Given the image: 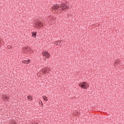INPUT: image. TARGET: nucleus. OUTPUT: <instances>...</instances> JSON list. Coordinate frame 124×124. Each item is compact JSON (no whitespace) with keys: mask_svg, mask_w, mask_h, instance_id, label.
Wrapping results in <instances>:
<instances>
[{"mask_svg":"<svg viewBox=\"0 0 124 124\" xmlns=\"http://www.w3.org/2000/svg\"><path fill=\"white\" fill-rule=\"evenodd\" d=\"M43 73L46 74V73H49L50 70H49V68L48 67H46L42 71Z\"/></svg>","mask_w":124,"mask_h":124,"instance_id":"obj_5","label":"nucleus"},{"mask_svg":"<svg viewBox=\"0 0 124 124\" xmlns=\"http://www.w3.org/2000/svg\"><path fill=\"white\" fill-rule=\"evenodd\" d=\"M56 43H57V45H58L59 46H60V45H61V44H62V41L58 40V41H56Z\"/></svg>","mask_w":124,"mask_h":124,"instance_id":"obj_10","label":"nucleus"},{"mask_svg":"<svg viewBox=\"0 0 124 124\" xmlns=\"http://www.w3.org/2000/svg\"><path fill=\"white\" fill-rule=\"evenodd\" d=\"M52 10H59L60 11H65L69 9V6L64 3H61L60 5L56 4L53 5L51 7Z\"/></svg>","mask_w":124,"mask_h":124,"instance_id":"obj_1","label":"nucleus"},{"mask_svg":"<svg viewBox=\"0 0 124 124\" xmlns=\"http://www.w3.org/2000/svg\"><path fill=\"white\" fill-rule=\"evenodd\" d=\"M1 98L2 99H3V100H4L6 102L8 101V99H9V98L8 97V96H7L5 94L2 95V97H1Z\"/></svg>","mask_w":124,"mask_h":124,"instance_id":"obj_6","label":"nucleus"},{"mask_svg":"<svg viewBox=\"0 0 124 124\" xmlns=\"http://www.w3.org/2000/svg\"><path fill=\"white\" fill-rule=\"evenodd\" d=\"M33 27L35 29H40L41 27H43V23L39 19L36 20L34 21Z\"/></svg>","mask_w":124,"mask_h":124,"instance_id":"obj_2","label":"nucleus"},{"mask_svg":"<svg viewBox=\"0 0 124 124\" xmlns=\"http://www.w3.org/2000/svg\"><path fill=\"white\" fill-rule=\"evenodd\" d=\"M32 36L35 38L36 37V35L37 34V32L36 31H33L31 32Z\"/></svg>","mask_w":124,"mask_h":124,"instance_id":"obj_8","label":"nucleus"},{"mask_svg":"<svg viewBox=\"0 0 124 124\" xmlns=\"http://www.w3.org/2000/svg\"><path fill=\"white\" fill-rule=\"evenodd\" d=\"M78 86L83 89V90H88L90 87V84L87 82L83 81L82 82H80L78 84Z\"/></svg>","mask_w":124,"mask_h":124,"instance_id":"obj_3","label":"nucleus"},{"mask_svg":"<svg viewBox=\"0 0 124 124\" xmlns=\"http://www.w3.org/2000/svg\"><path fill=\"white\" fill-rule=\"evenodd\" d=\"M1 44V42H0V45Z\"/></svg>","mask_w":124,"mask_h":124,"instance_id":"obj_15","label":"nucleus"},{"mask_svg":"<svg viewBox=\"0 0 124 124\" xmlns=\"http://www.w3.org/2000/svg\"><path fill=\"white\" fill-rule=\"evenodd\" d=\"M8 49H12V46H9L8 47Z\"/></svg>","mask_w":124,"mask_h":124,"instance_id":"obj_13","label":"nucleus"},{"mask_svg":"<svg viewBox=\"0 0 124 124\" xmlns=\"http://www.w3.org/2000/svg\"><path fill=\"white\" fill-rule=\"evenodd\" d=\"M43 98L45 101H48V97L46 96H43Z\"/></svg>","mask_w":124,"mask_h":124,"instance_id":"obj_12","label":"nucleus"},{"mask_svg":"<svg viewBox=\"0 0 124 124\" xmlns=\"http://www.w3.org/2000/svg\"><path fill=\"white\" fill-rule=\"evenodd\" d=\"M42 55L43 57H45L46 59H49V58H51V54H50L46 50H43L42 52Z\"/></svg>","mask_w":124,"mask_h":124,"instance_id":"obj_4","label":"nucleus"},{"mask_svg":"<svg viewBox=\"0 0 124 124\" xmlns=\"http://www.w3.org/2000/svg\"><path fill=\"white\" fill-rule=\"evenodd\" d=\"M54 44L57 45V43L56 42V41L54 43Z\"/></svg>","mask_w":124,"mask_h":124,"instance_id":"obj_14","label":"nucleus"},{"mask_svg":"<svg viewBox=\"0 0 124 124\" xmlns=\"http://www.w3.org/2000/svg\"><path fill=\"white\" fill-rule=\"evenodd\" d=\"M27 98H28V100H30V101H32V100L33 99L32 98V97L30 95L27 96Z\"/></svg>","mask_w":124,"mask_h":124,"instance_id":"obj_9","label":"nucleus"},{"mask_svg":"<svg viewBox=\"0 0 124 124\" xmlns=\"http://www.w3.org/2000/svg\"><path fill=\"white\" fill-rule=\"evenodd\" d=\"M120 61L117 60L114 62V63L115 64H116V65H118V66H119V65H120Z\"/></svg>","mask_w":124,"mask_h":124,"instance_id":"obj_11","label":"nucleus"},{"mask_svg":"<svg viewBox=\"0 0 124 124\" xmlns=\"http://www.w3.org/2000/svg\"><path fill=\"white\" fill-rule=\"evenodd\" d=\"M22 62V63H24V64H29V63L31 62V60L29 59L28 60H23Z\"/></svg>","mask_w":124,"mask_h":124,"instance_id":"obj_7","label":"nucleus"},{"mask_svg":"<svg viewBox=\"0 0 124 124\" xmlns=\"http://www.w3.org/2000/svg\"><path fill=\"white\" fill-rule=\"evenodd\" d=\"M64 1H65V0H63Z\"/></svg>","mask_w":124,"mask_h":124,"instance_id":"obj_16","label":"nucleus"}]
</instances>
